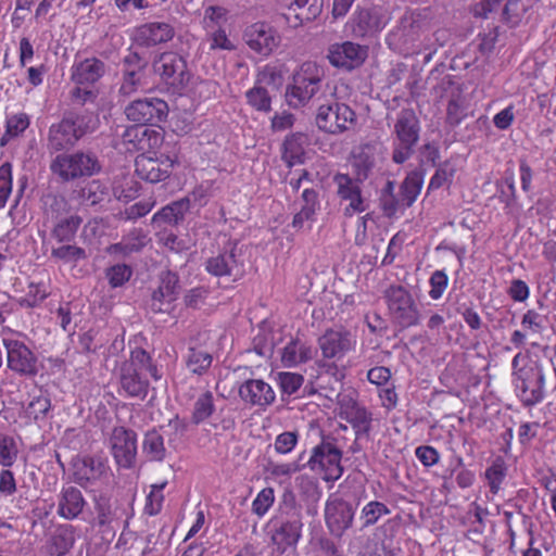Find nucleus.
<instances>
[{
    "label": "nucleus",
    "mask_w": 556,
    "mask_h": 556,
    "mask_svg": "<svg viewBox=\"0 0 556 556\" xmlns=\"http://www.w3.org/2000/svg\"><path fill=\"white\" fill-rule=\"evenodd\" d=\"M51 407V401L48 396H35L27 406V413L38 420L46 417Z\"/></svg>",
    "instance_id": "64"
},
{
    "label": "nucleus",
    "mask_w": 556,
    "mask_h": 556,
    "mask_svg": "<svg viewBox=\"0 0 556 556\" xmlns=\"http://www.w3.org/2000/svg\"><path fill=\"white\" fill-rule=\"evenodd\" d=\"M342 419L348 421L356 435V440L363 437L368 438L371 431L372 415L364 406H359L351 413H348Z\"/></svg>",
    "instance_id": "44"
},
{
    "label": "nucleus",
    "mask_w": 556,
    "mask_h": 556,
    "mask_svg": "<svg viewBox=\"0 0 556 556\" xmlns=\"http://www.w3.org/2000/svg\"><path fill=\"white\" fill-rule=\"evenodd\" d=\"M146 238L141 229H134L121 242L112 245V249L124 254L139 252L146 245Z\"/></svg>",
    "instance_id": "49"
},
{
    "label": "nucleus",
    "mask_w": 556,
    "mask_h": 556,
    "mask_svg": "<svg viewBox=\"0 0 556 556\" xmlns=\"http://www.w3.org/2000/svg\"><path fill=\"white\" fill-rule=\"evenodd\" d=\"M176 35L175 26L165 21L148 22L135 28L134 41L143 48L166 45Z\"/></svg>",
    "instance_id": "23"
},
{
    "label": "nucleus",
    "mask_w": 556,
    "mask_h": 556,
    "mask_svg": "<svg viewBox=\"0 0 556 556\" xmlns=\"http://www.w3.org/2000/svg\"><path fill=\"white\" fill-rule=\"evenodd\" d=\"M315 123L324 132L340 135L356 124V113L348 104L333 99L318 106Z\"/></svg>",
    "instance_id": "14"
},
{
    "label": "nucleus",
    "mask_w": 556,
    "mask_h": 556,
    "mask_svg": "<svg viewBox=\"0 0 556 556\" xmlns=\"http://www.w3.org/2000/svg\"><path fill=\"white\" fill-rule=\"evenodd\" d=\"M447 282H448L447 275L443 270H435L434 273H432V275L429 279V283H430L429 296L432 300L440 299L447 287Z\"/></svg>",
    "instance_id": "60"
},
{
    "label": "nucleus",
    "mask_w": 556,
    "mask_h": 556,
    "mask_svg": "<svg viewBox=\"0 0 556 556\" xmlns=\"http://www.w3.org/2000/svg\"><path fill=\"white\" fill-rule=\"evenodd\" d=\"M355 510L356 506L343 498H329L325 506V521L330 534L340 539L351 528Z\"/></svg>",
    "instance_id": "20"
},
{
    "label": "nucleus",
    "mask_w": 556,
    "mask_h": 556,
    "mask_svg": "<svg viewBox=\"0 0 556 556\" xmlns=\"http://www.w3.org/2000/svg\"><path fill=\"white\" fill-rule=\"evenodd\" d=\"M243 41L255 54L268 58L279 47L281 37L270 24L255 22L244 28Z\"/></svg>",
    "instance_id": "16"
},
{
    "label": "nucleus",
    "mask_w": 556,
    "mask_h": 556,
    "mask_svg": "<svg viewBox=\"0 0 556 556\" xmlns=\"http://www.w3.org/2000/svg\"><path fill=\"white\" fill-rule=\"evenodd\" d=\"M16 439L8 433H0V465L10 468L18 457Z\"/></svg>",
    "instance_id": "48"
},
{
    "label": "nucleus",
    "mask_w": 556,
    "mask_h": 556,
    "mask_svg": "<svg viewBox=\"0 0 556 556\" xmlns=\"http://www.w3.org/2000/svg\"><path fill=\"white\" fill-rule=\"evenodd\" d=\"M338 186V195L341 200L350 201L344 208L345 216H353L355 213H363L367 205L362 197L361 187L346 174H337L333 178Z\"/></svg>",
    "instance_id": "27"
},
{
    "label": "nucleus",
    "mask_w": 556,
    "mask_h": 556,
    "mask_svg": "<svg viewBox=\"0 0 556 556\" xmlns=\"http://www.w3.org/2000/svg\"><path fill=\"white\" fill-rule=\"evenodd\" d=\"M100 125L99 116L88 109L71 111L58 123L51 124L47 135V147L51 152L73 148L84 136L93 132Z\"/></svg>",
    "instance_id": "2"
},
{
    "label": "nucleus",
    "mask_w": 556,
    "mask_h": 556,
    "mask_svg": "<svg viewBox=\"0 0 556 556\" xmlns=\"http://www.w3.org/2000/svg\"><path fill=\"white\" fill-rule=\"evenodd\" d=\"M236 248L225 250L215 256H212L205 262V270L215 276H237L240 268L235 253Z\"/></svg>",
    "instance_id": "33"
},
{
    "label": "nucleus",
    "mask_w": 556,
    "mask_h": 556,
    "mask_svg": "<svg viewBox=\"0 0 556 556\" xmlns=\"http://www.w3.org/2000/svg\"><path fill=\"white\" fill-rule=\"evenodd\" d=\"M165 483L160 485H153L152 491L147 496V503L144 506V513L149 516L157 515L162 509L163 495L162 490L164 489Z\"/></svg>",
    "instance_id": "59"
},
{
    "label": "nucleus",
    "mask_w": 556,
    "mask_h": 556,
    "mask_svg": "<svg viewBox=\"0 0 556 556\" xmlns=\"http://www.w3.org/2000/svg\"><path fill=\"white\" fill-rule=\"evenodd\" d=\"M332 395L336 396L337 404L339 405L340 418H343L348 413H351L361 406L357 403L356 392L354 390L336 393V389L331 387L325 396L332 400Z\"/></svg>",
    "instance_id": "50"
},
{
    "label": "nucleus",
    "mask_w": 556,
    "mask_h": 556,
    "mask_svg": "<svg viewBox=\"0 0 556 556\" xmlns=\"http://www.w3.org/2000/svg\"><path fill=\"white\" fill-rule=\"evenodd\" d=\"M27 336L11 328L1 332V342L7 352L8 368L24 377H35L38 371V357L26 344Z\"/></svg>",
    "instance_id": "6"
},
{
    "label": "nucleus",
    "mask_w": 556,
    "mask_h": 556,
    "mask_svg": "<svg viewBox=\"0 0 556 556\" xmlns=\"http://www.w3.org/2000/svg\"><path fill=\"white\" fill-rule=\"evenodd\" d=\"M240 399L251 406L265 408L276 400V393L271 386L263 379H248L238 390Z\"/></svg>",
    "instance_id": "26"
},
{
    "label": "nucleus",
    "mask_w": 556,
    "mask_h": 556,
    "mask_svg": "<svg viewBox=\"0 0 556 556\" xmlns=\"http://www.w3.org/2000/svg\"><path fill=\"white\" fill-rule=\"evenodd\" d=\"M71 465L73 480L81 488H88L101 480L109 470L108 459L102 455H77Z\"/></svg>",
    "instance_id": "17"
},
{
    "label": "nucleus",
    "mask_w": 556,
    "mask_h": 556,
    "mask_svg": "<svg viewBox=\"0 0 556 556\" xmlns=\"http://www.w3.org/2000/svg\"><path fill=\"white\" fill-rule=\"evenodd\" d=\"M50 170L61 182H70L98 174L101 164L93 152L76 151L58 154L50 163Z\"/></svg>",
    "instance_id": "8"
},
{
    "label": "nucleus",
    "mask_w": 556,
    "mask_h": 556,
    "mask_svg": "<svg viewBox=\"0 0 556 556\" xmlns=\"http://www.w3.org/2000/svg\"><path fill=\"white\" fill-rule=\"evenodd\" d=\"M228 10L219 5H210L204 11V23L206 27L218 26L227 21Z\"/></svg>",
    "instance_id": "63"
},
{
    "label": "nucleus",
    "mask_w": 556,
    "mask_h": 556,
    "mask_svg": "<svg viewBox=\"0 0 556 556\" xmlns=\"http://www.w3.org/2000/svg\"><path fill=\"white\" fill-rule=\"evenodd\" d=\"M75 543V528L64 525L58 528L52 536V549L56 556H64Z\"/></svg>",
    "instance_id": "45"
},
{
    "label": "nucleus",
    "mask_w": 556,
    "mask_h": 556,
    "mask_svg": "<svg viewBox=\"0 0 556 556\" xmlns=\"http://www.w3.org/2000/svg\"><path fill=\"white\" fill-rule=\"evenodd\" d=\"M393 132L392 161L403 164L412 157L419 141L420 123L413 109L405 108L399 112Z\"/></svg>",
    "instance_id": "11"
},
{
    "label": "nucleus",
    "mask_w": 556,
    "mask_h": 556,
    "mask_svg": "<svg viewBox=\"0 0 556 556\" xmlns=\"http://www.w3.org/2000/svg\"><path fill=\"white\" fill-rule=\"evenodd\" d=\"M324 0H292L288 10L294 15L281 14L285 23L293 29L316 21L324 10Z\"/></svg>",
    "instance_id": "25"
},
{
    "label": "nucleus",
    "mask_w": 556,
    "mask_h": 556,
    "mask_svg": "<svg viewBox=\"0 0 556 556\" xmlns=\"http://www.w3.org/2000/svg\"><path fill=\"white\" fill-rule=\"evenodd\" d=\"M154 204L155 202L148 200L136 202L135 204L125 208V211L122 213V217L126 220H136L150 213Z\"/></svg>",
    "instance_id": "61"
},
{
    "label": "nucleus",
    "mask_w": 556,
    "mask_h": 556,
    "mask_svg": "<svg viewBox=\"0 0 556 556\" xmlns=\"http://www.w3.org/2000/svg\"><path fill=\"white\" fill-rule=\"evenodd\" d=\"M420 28V15L407 10L401 16L399 24L389 34L388 40L407 47L418 40Z\"/></svg>",
    "instance_id": "29"
},
{
    "label": "nucleus",
    "mask_w": 556,
    "mask_h": 556,
    "mask_svg": "<svg viewBox=\"0 0 556 556\" xmlns=\"http://www.w3.org/2000/svg\"><path fill=\"white\" fill-rule=\"evenodd\" d=\"M277 380L281 392L292 395L302 387L304 377L296 372L282 371L277 375Z\"/></svg>",
    "instance_id": "55"
},
{
    "label": "nucleus",
    "mask_w": 556,
    "mask_h": 556,
    "mask_svg": "<svg viewBox=\"0 0 556 556\" xmlns=\"http://www.w3.org/2000/svg\"><path fill=\"white\" fill-rule=\"evenodd\" d=\"M368 56V48L352 41L332 43L328 48L327 59L338 68L352 71L359 67Z\"/></svg>",
    "instance_id": "22"
},
{
    "label": "nucleus",
    "mask_w": 556,
    "mask_h": 556,
    "mask_svg": "<svg viewBox=\"0 0 556 556\" xmlns=\"http://www.w3.org/2000/svg\"><path fill=\"white\" fill-rule=\"evenodd\" d=\"M43 216L49 220H58L71 213V204L64 195L53 192L41 197Z\"/></svg>",
    "instance_id": "38"
},
{
    "label": "nucleus",
    "mask_w": 556,
    "mask_h": 556,
    "mask_svg": "<svg viewBox=\"0 0 556 556\" xmlns=\"http://www.w3.org/2000/svg\"><path fill=\"white\" fill-rule=\"evenodd\" d=\"M176 164H178V157L175 154H161L155 157L141 154L135 161L138 177L152 184L167 179Z\"/></svg>",
    "instance_id": "19"
},
{
    "label": "nucleus",
    "mask_w": 556,
    "mask_h": 556,
    "mask_svg": "<svg viewBox=\"0 0 556 556\" xmlns=\"http://www.w3.org/2000/svg\"><path fill=\"white\" fill-rule=\"evenodd\" d=\"M275 502V493L273 488H264L258 492L252 502V511L258 517H263L269 510Z\"/></svg>",
    "instance_id": "56"
},
{
    "label": "nucleus",
    "mask_w": 556,
    "mask_h": 556,
    "mask_svg": "<svg viewBox=\"0 0 556 556\" xmlns=\"http://www.w3.org/2000/svg\"><path fill=\"white\" fill-rule=\"evenodd\" d=\"M81 198L88 205H98L110 199V189L105 182L94 179L81 190Z\"/></svg>",
    "instance_id": "47"
},
{
    "label": "nucleus",
    "mask_w": 556,
    "mask_h": 556,
    "mask_svg": "<svg viewBox=\"0 0 556 556\" xmlns=\"http://www.w3.org/2000/svg\"><path fill=\"white\" fill-rule=\"evenodd\" d=\"M383 298L394 327L404 330L419 325L421 317L419 305L405 287L391 285L386 289Z\"/></svg>",
    "instance_id": "9"
},
{
    "label": "nucleus",
    "mask_w": 556,
    "mask_h": 556,
    "mask_svg": "<svg viewBox=\"0 0 556 556\" xmlns=\"http://www.w3.org/2000/svg\"><path fill=\"white\" fill-rule=\"evenodd\" d=\"M391 510L384 503L378 501H371L367 503L361 513V520H363V528H367L374 526L378 522V520L384 516L389 515Z\"/></svg>",
    "instance_id": "51"
},
{
    "label": "nucleus",
    "mask_w": 556,
    "mask_h": 556,
    "mask_svg": "<svg viewBox=\"0 0 556 556\" xmlns=\"http://www.w3.org/2000/svg\"><path fill=\"white\" fill-rule=\"evenodd\" d=\"M425 179V170L416 168L407 173L406 177L400 185V192L404 204L410 207L420 194Z\"/></svg>",
    "instance_id": "39"
},
{
    "label": "nucleus",
    "mask_w": 556,
    "mask_h": 556,
    "mask_svg": "<svg viewBox=\"0 0 556 556\" xmlns=\"http://www.w3.org/2000/svg\"><path fill=\"white\" fill-rule=\"evenodd\" d=\"M324 76V70L317 63L304 62L287 86L285 97L288 105L293 109L305 106L319 92Z\"/></svg>",
    "instance_id": "7"
},
{
    "label": "nucleus",
    "mask_w": 556,
    "mask_h": 556,
    "mask_svg": "<svg viewBox=\"0 0 556 556\" xmlns=\"http://www.w3.org/2000/svg\"><path fill=\"white\" fill-rule=\"evenodd\" d=\"M303 526L302 507L292 492H285L276 514L268 522L273 544L281 553L295 547L302 538Z\"/></svg>",
    "instance_id": "3"
},
{
    "label": "nucleus",
    "mask_w": 556,
    "mask_h": 556,
    "mask_svg": "<svg viewBox=\"0 0 556 556\" xmlns=\"http://www.w3.org/2000/svg\"><path fill=\"white\" fill-rule=\"evenodd\" d=\"M51 256L64 263H77L81 260H86L87 253L85 249L80 247L63 244L59 248H53L51 251Z\"/></svg>",
    "instance_id": "53"
},
{
    "label": "nucleus",
    "mask_w": 556,
    "mask_h": 556,
    "mask_svg": "<svg viewBox=\"0 0 556 556\" xmlns=\"http://www.w3.org/2000/svg\"><path fill=\"white\" fill-rule=\"evenodd\" d=\"M307 136L303 132H293L288 135L281 149V159L288 167H293L305 162V146Z\"/></svg>",
    "instance_id": "34"
},
{
    "label": "nucleus",
    "mask_w": 556,
    "mask_h": 556,
    "mask_svg": "<svg viewBox=\"0 0 556 556\" xmlns=\"http://www.w3.org/2000/svg\"><path fill=\"white\" fill-rule=\"evenodd\" d=\"M144 84V72L122 71V80L118 92L129 97L138 91Z\"/></svg>",
    "instance_id": "52"
},
{
    "label": "nucleus",
    "mask_w": 556,
    "mask_h": 556,
    "mask_svg": "<svg viewBox=\"0 0 556 556\" xmlns=\"http://www.w3.org/2000/svg\"><path fill=\"white\" fill-rule=\"evenodd\" d=\"M301 199L303 204L300 212L294 215L292 220V225L295 228H301L305 220H312L316 212L320 208L318 192L315 189H304Z\"/></svg>",
    "instance_id": "42"
},
{
    "label": "nucleus",
    "mask_w": 556,
    "mask_h": 556,
    "mask_svg": "<svg viewBox=\"0 0 556 556\" xmlns=\"http://www.w3.org/2000/svg\"><path fill=\"white\" fill-rule=\"evenodd\" d=\"M12 191V165L9 162L0 166V208L4 207Z\"/></svg>",
    "instance_id": "57"
},
{
    "label": "nucleus",
    "mask_w": 556,
    "mask_h": 556,
    "mask_svg": "<svg viewBox=\"0 0 556 556\" xmlns=\"http://www.w3.org/2000/svg\"><path fill=\"white\" fill-rule=\"evenodd\" d=\"M380 206L384 216L391 218L396 215L399 211L408 208L405 201H402L401 192L395 193V181L388 180L380 193Z\"/></svg>",
    "instance_id": "41"
},
{
    "label": "nucleus",
    "mask_w": 556,
    "mask_h": 556,
    "mask_svg": "<svg viewBox=\"0 0 556 556\" xmlns=\"http://www.w3.org/2000/svg\"><path fill=\"white\" fill-rule=\"evenodd\" d=\"M184 359L189 372L203 376L212 366L213 355L203 349L189 346Z\"/></svg>",
    "instance_id": "40"
},
{
    "label": "nucleus",
    "mask_w": 556,
    "mask_h": 556,
    "mask_svg": "<svg viewBox=\"0 0 556 556\" xmlns=\"http://www.w3.org/2000/svg\"><path fill=\"white\" fill-rule=\"evenodd\" d=\"M317 344L323 357L317 362L318 368L321 370L318 376L319 389H326L324 382L327 377H333L334 382L341 386L336 361L342 359L355 349V336L345 328H330L318 338Z\"/></svg>",
    "instance_id": "4"
},
{
    "label": "nucleus",
    "mask_w": 556,
    "mask_h": 556,
    "mask_svg": "<svg viewBox=\"0 0 556 556\" xmlns=\"http://www.w3.org/2000/svg\"><path fill=\"white\" fill-rule=\"evenodd\" d=\"M153 70L173 94H182L192 77L186 59L173 51L161 53L153 62Z\"/></svg>",
    "instance_id": "12"
},
{
    "label": "nucleus",
    "mask_w": 556,
    "mask_h": 556,
    "mask_svg": "<svg viewBox=\"0 0 556 556\" xmlns=\"http://www.w3.org/2000/svg\"><path fill=\"white\" fill-rule=\"evenodd\" d=\"M276 73L274 71H270L268 74L267 72H263L258 76L254 87L245 92L248 104L255 111L262 113H268L271 111V97L268 90L262 84L265 81H274Z\"/></svg>",
    "instance_id": "32"
},
{
    "label": "nucleus",
    "mask_w": 556,
    "mask_h": 556,
    "mask_svg": "<svg viewBox=\"0 0 556 556\" xmlns=\"http://www.w3.org/2000/svg\"><path fill=\"white\" fill-rule=\"evenodd\" d=\"M92 508L93 517L89 523L103 532L114 531V525L122 518L123 513L118 502L110 494L101 492L92 496Z\"/></svg>",
    "instance_id": "21"
},
{
    "label": "nucleus",
    "mask_w": 556,
    "mask_h": 556,
    "mask_svg": "<svg viewBox=\"0 0 556 556\" xmlns=\"http://www.w3.org/2000/svg\"><path fill=\"white\" fill-rule=\"evenodd\" d=\"M83 223V218L77 214H70L55 220L51 235L61 243L71 242L75 239L77 230Z\"/></svg>",
    "instance_id": "43"
},
{
    "label": "nucleus",
    "mask_w": 556,
    "mask_h": 556,
    "mask_svg": "<svg viewBox=\"0 0 556 556\" xmlns=\"http://www.w3.org/2000/svg\"><path fill=\"white\" fill-rule=\"evenodd\" d=\"M179 279L175 273L165 271L160 277V286L153 291L150 308L153 313H168L176 301L179 289Z\"/></svg>",
    "instance_id": "24"
},
{
    "label": "nucleus",
    "mask_w": 556,
    "mask_h": 556,
    "mask_svg": "<svg viewBox=\"0 0 556 556\" xmlns=\"http://www.w3.org/2000/svg\"><path fill=\"white\" fill-rule=\"evenodd\" d=\"M17 491V483L15 479V475L9 468H3L0 470V495L2 497H11Z\"/></svg>",
    "instance_id": "62"
},
{
    "label": "nucleus",
    "mask_w": 556,
    "mask_h": 556,
    "mask_svg": "<svg viewBox=\"0 0 556 556\" xmlns=\"http://www.w3.org/2000/svg\"><path fill=\"white\" fill-rule=\"evenodd\" d=\"M150 375L155 381L162 378L152 356L142 348L131 351L130 357L116 369L117 392L124 397L144 400L149 393Z\"/></svg>",
    "instance_id": "1"
},
{
    "label": "nucleus",
    "mask_w": 556,
    "mask_h": 556,
    "mask_svg": "<svg viewBox=\"0 0 556 556\" xmlns=\"http://www.w3.org/2000/svg\"><path fill=\"white\" fill-rule=\"evenodd\" d=\"M315 353L316 350L300 339H291L281 351V362L285 367H295L311 361Z\"/></svg>",
    "instance_id": "35"
},
{
    "label": "nucleus",
    "mask_w": 556,
    "mask_h": 556,
    "mask_svg": "<svg viewBox=\"0 0 556 556\" xmlns=\"http://www.w3.org/2000/svg\"><path fill=\"white\" fill-rule=\"evenodd\" d=\"M105 74V64L97 58L75 61L71 68V79L77 85H91Z\"/></svg>",
    "instance_id": "30"
},
{
    "label": "nucleus",
    "mask_w": 556,
    "mask_h": 556,
    "mask_svg": "<svg viewBox=\"0 0 556 556\" xmlns=\"http://www.w3.org/2000/svg\"><path fill=\"white\" fill-rule=\"evenodd\" d=\"M514 382L517 395L528 406L544 397V374L538 362L528 353H518L513 359Z\"/></svg>",
    "instance_id": "5"
},
{
    "label": "nucleus",
    "mask_w": 556,
    "mask_h": 556,
    "mask_svg": "<svg viewBox=\"0 0 556 556\" xmlns=\"http://www.w3.org/2000/svg\"><path fill=\"white\" fill-rule=\"evenodd\" d=\"M391 18V13L381 5L357 4L345 24V29L353 38H372L386 28Z\"/></svg>",
    "instance_id": "10"
},
{
    "label": "nucleus",
    "mask_w": 556,
    "mask_h": 556,
    "mask_svg": "<svg viewBox=\"0 0 556 556\" xmlns=\"http://www.w3.org/2000/svg\"><path fill=\"white\" fill-rule=\"evenodd\" d=\"M215 412L214 396L211 391L200 394L193 404L191 421L194 425L204 422Z\"/></svg>",
    "instance_id": "46"
},
{
    "label": "nucleus",
    "mask_w": 556,
    "mask_h": 556,
    "mask_svg": "<svg viewBox=\"0 0 556 556\" xmlns=\"http://www.w3.org/2000/svg\"><path fill=\"white\" fill-rule=\"evenodd\" d=\"M189 198L173 201L159 210L151 218V225L155 229H165L167 226H178L185 220L190 211Z\"/></svg>",
    "instance_id": "28"
},
{
    "label": "nucleus",
    "mask_w": 556,
    "mask_h": 556,
    "mask_svg": "<svg viewBox=\"0 0 556 556\" xmlns=\"http://www.w3.org/2000/svg\"><path fill=\"white\" fill-rule=\"evenodd\" d=\"M506 475V466L503 458L497 457L491 468H489V488L493 493H496L500 489L502 481Z\"/></svg>",
    "instance_id": "58"
},
{
    "label": "nucleus",
    "mask_w": 556,
    "mask_h": 556,
    "mask_svg": "<svg viewBox=\"0 0 556 556\" xmlns=\"http://www.w3.org/2000/svg\"><path fill=\"white\" fill-rule=\"evenodd\" d=\"M142 453L149 462H163L167 456L164 437L155 428L144 433Z\"/></svg>",
    "instance_id": "37"
},
{
    "label": "nucleus",
    "mask_w": 556,
    "mask_h": 556,
    "mask_svg": "<svg viewBox=\"0 0 556 556\" xmlns=\"http://www.w3.org/2000/svg\"><path fill=\"white\" fill-rule=\"evenodd\" d=\"M30 126V116L25 112L8 114L4 123V132L0 138V146L4 147L10 141L17 139Z\"/></svg>",
    "instance_id": "36"
},
{
    "label": "nucleus",
    "mask_w": 556,
    "mask_h": 556,
    "mask_svg": "<svg viewBox=\"0 0 556 556\" xmlns=\"http://www.w3.org/2000/svg\"><path fill=\"white\" fill-rule=\"evenodd\" d=\"M126 117L137 125L157 126L164 122L168 115V104L166 101L147 97L130 102L125 108Z\"/></svg>",
    "instance_id": "15"
},
{
    "label": "nucleus",
    "mask_w": 556,
    "mask_h": 556,
    "mask_svg": "<svg viewBox=\"0 0 556 556\" xmlns=\"http://www.w3.org/2000/svg\"><path fill=\"white\" fill-rule=\"evenodd\" d=\"M87 502L81 491L75 486L63 488L58 497V515L74 520L83 513Z\"/></svg>",
    "instance_id": "31"
},
{
    "label": "nucleus",
    "mask_w": 556,
    "mask_h": 556,
    "mask_svg": "<svg viewBox=\"0 0 556 556\" xmlns=\"http://www.w3.org/2000/svg\"><path fill=\"white\" fill-rule=\"evenodd\" d=\"M113 458L119 468H132L137 456V433L125 427H114L110 437Z\"/></svg>",
    "instance_id": "18"
},
{
    "label": "nucleus",
    "mask_w": 556,
    "mask_h": 556,
    "mask_svg": "<svg viewBox=\"0 0 556 556\" xmlns=\"http://www.w3.org/2000/svg\"><path fill=\"white\" fill-rule=\"evenodd\" d=\"M132 276V269L126 264H115L105 270V277L111 288L124 286Z\"/></svg>",
    "instance_id": "54"
},
{
    "label": "nucleus",
    "mask_w": 556,
    "mask_h": 556,
    "mask_svg": "<svg viewBox=\"0 0 556 556\" xmlns=\"http://www.w3.org/2000/svg\"><path fill=\"white\" fill-rule=\"evenodd\" d=\"M342 451L337 446L336 439L323 437L321 441L311 451L306 466L323 475L326 481H336L343 475L341 465Z\"/></svg>",
    "instance_id": "13"
}]
</instances>
